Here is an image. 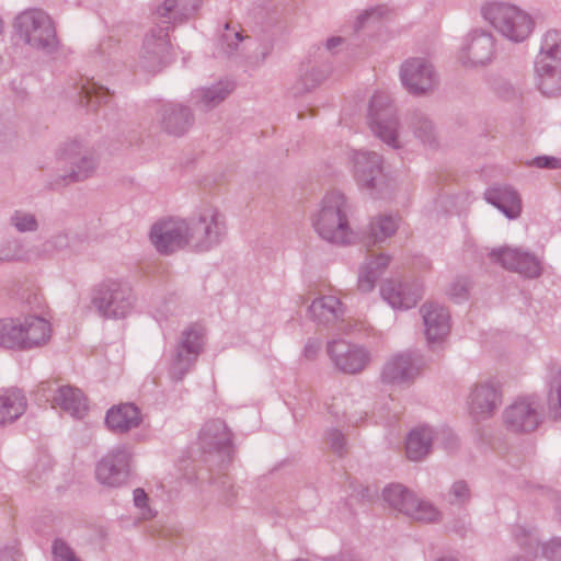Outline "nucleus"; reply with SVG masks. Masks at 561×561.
<instances>
[{
  "label": "nucleus",
  "mask_w": 561,
  "mask_h": 561,
  "mask_svg": "<svg viewBox=\"0 0 561 561\" xmlns=\"http://www.w3.org/2000/svg\"><path fill=\"white\" fill-rule=\"evenodd\" d=\"M351 204L339 191L324 195L320 208L313 217V227L323 240L336 245H350L356 242L357 233L350 225Z\"/></svg>",
  "instance_id": "1"
},
{
  "label": "nucleus",
  "mask_w": 561,
  "mask_h": 561,
  "mask_svg": "<svg viewBox=\"0 0 561 561\" xmlns=\"http://www.w3.org/2000/svg\"><path fill=\"white\" fill-rule=\"evenodd\" d=\"M482 19L511 43L525 42L535 28L533 15L506 1H488L480 7Z\"/></svg>",
  "instance_id": "2"
},
{
  "label": "nucleus",
  "mask_w": 561,
  "mask_h": 561,
  "mask_svg": "<svg viewBox=\"0 0 561 561\" xmlns=\"http://www.w3.org/2000/svg\"><path fill=\"white\" fill-rule=\"evenodd\" d=\"M198 447L207 470L228 469L234 451L233 434L224 420L210 419L199 431Z\"/></svg>",
  "instance_id": "3"
},
{
  "label": "nucleus",
  "mask_w": 561,
  "mask_h": 561,
  "mask_svg": "<svg viewBox=\"0 0 561 561\" xmlns=\"http://www.w3.org/2000/svg\"><path fill=\"white\" fill-rule=\"evenodd\" d=\"M56 156L68 171L62 175L66 183L83 182L96 173L100 156L96 149L83 139L73 138L64 141L57 149Z\"/></svg>",
  "instance_id": "4"
},
{
  "label": "nucleus",
  "mask_w": 561,
  "mask_h": 561,
  "mask_svg": "<svg viewBox=\"0 0 561 561\" xmlns=\"http://www.w3.org/2000/svg\"><path fill=\"white\" fill-rule=\"evenodd\" d=\"M136 297L126 282L106 279L93 291L92 305L104 319H124L134 309Z\"/></svg>",
  "instance_id": "5"
},
{
  "label": "nucleus",
  "mask_w": 561,
  "mask_h": 561,
  "mask_svg": "<svg viewBox=\"0 0 561 561\" xmlns=\"http://www.w3.org/2000/svg\"><path fill=\"white\" fill-rule=\"evenodd\" d=\"M19 35L33 48L51 53L57 47L56 30L50 16L43 10L32 9L15 19Z\"/></svg>",
  "instance_id": "6"
},
{
  "label": "nucleus",
  "mask_w": 561,
  "mask_h": 561,
  "mask_svg": "<svg viewBox=\"0 0 561 561\" xmlns=\"http://www.w3.org/2000/svg\"><path fill=\"white\" fill-rule=\"evenodd\" d=\"M383 501L394 511L424 523L439 520L440 512L431 502L419 499L404 485L393 483L382 491Z\"/></svg>",
  "instance_id": "7"
},
{
  "label": "nucleus",
  "mask_w": 561,
  "mask_h": 561,
  "mask_svg": "<svg viewBox=\"0 0 561 561\" xmlns=\"http://www.w3.org/2000/svg\"><path fill=\"white\" fill-rule=\"evenodd\" d=\"M497 39L485 28L477 27L467 33L458 51V61L465 68H484L496 57Z\"/></svg>",
  "instance_id": "8"
},
{
  "label": "nucleus",
  "mask_w": 561,
  "mask_h": 561,
  "mask_svg": "<svg viewBox=\"0 0 561 561\" xmlns=\"http://www.w3.org/2000/svg\"><path fill=\"white\" fill-rule=\"evenodd\" d=\"M368 123L374 134L392 148H399L398 119L387 92H376L368 107Z\"/></svg>",
  "instance_id": "9"
},
{
  "label": "nucleus",
  "mask_w": 561,
  "mask_h": 561,
  "mask_svg": "<svg viewBox=\"0 0 561 561\" xmlns=\"http://www.w3.org/2000/svg\"><path fill=\"white\" fill-rule=\"evenodd\" d=\"M150 241L160 254H171L186 245L193 247L194 234L188 222L169 218L156 222L150 230Z\"/></svg>",
  "instance_id": "10"
},
{
  "label": "nucleus",
  "mask_w": 561,
  "mask_h": 561,
  "mask_svg": "<svg viewBox=\"0 0 561 561\" xmlns=\"http://www.w3.org/2000/svg\"><path fill=\"white\" fill-rule=\"evenodd\" d=\"M354 176L360 188L383 197L388 191V180L382 171L381 157L373 151H354L352 154Z\"/></svg>",
  "instance_id": "11"
},
{
  "label": "nucleus",
  "mask_w": 561,
  "mask_h": 561,
  "mask_svg": "<svg viewBox=\"0 0 561 561\" xmlns=\"http://www.w3.org/2000/svg\"><path fill=\"white\" fill-rule=\"evenodd\" d=\"M194 234L193 248L197 251H208L218 245L227 234L225 215L214 206L204 207L197 224L192 228Z\"/></svg>",
  "instance_id": "12"
},
{
  "label": "nucleus",
  "mask_w": 561,
  "mask_h": 561,
  "mask_svg": "<svg viewBox=\"0 0 561 561\" xmlns=\"http://www.w3.org/2000/svg\"><path fill=\"white\" fill-rule=\"evenodd\" d=\"M423 357L419 351H404L390 356L381 370V380L388 385H409L420 374Z\"/></svg>",
  "instance_id": "13"
},
{
  "label": "nucleus",
  "mask_w": 561,
  "mask_h": 561,
  "mask_svg": "<svg viewBox=\"0 0 561 561\" xmlns=\"http://www.w3.org/2000/svg\"><path fill=\"white\" fill-rule=\"evenodd\" d=\"M402 84L413 95H424L436 89L438 76L425 58H411L401 66Z\"/></svg>",
  "instance_id": "14"
},
{
  "label": "nucleus",
  "mask_w": 561,
  "mask_h": 561,
  "mask_svg": "<svg viewBox=\"0 0 561 561\" xmlns=\"http://www.w3.org/2000/svg\"><path fill=\"white\" fill-rule=\"evenodd\" d=\"M327 351L335 368L344 374H359L370 362L368 350L345 340H334L328 343Z\"/></svg>",
  "instance_id": "15"
},
{
  "label": "nucleus",
  "mask_w": 561,
  "mask_h": 561,
  "mask_svg": "<svg viewBox=\"0 0 561 561\" xmlns=\"http://www.w3.org/2000/svg\"><path fill=\"white\" fill-rule=\"evenodd\" d=\"M505 427L514 433H530L540 424L539 402L533 397H522L503 412Z\"/></svg>",
  "instance_id": "16"
},
{
  "label": "nucleus",
  "mask_w": 561,
  "mask_h": 561,
  "mask_svg": "<svg viewBox=\"0 0 561 561\" xmlns=\"http://www.w3.org/2000/svg\"><path fill=\"white\" fill-rule=\"evenodd\" d=\"M308 313L312 321L322 325H334L341 332L354 331L346 318V311L341 300L333 295H323L314 298L308 307Z\"/></svg>",
  "instance_id": "17"
},
{
  "label": "nucleus",
  "mask_w": 561,
  "mask_h": 561,
  "mask_svg": "<svg viewBox=\"0 0 561 561\" xmlns=\"http://www.w3.org/2000/svg\"><path fill=\"white\" fill-rule=\"evenodd\" d=\"M168 31V26H157L145 36L138 60L140 68L157 72L167 64L170 48Z\"/></svg>",
  "instance_id": "18"
},
{
  "label": "nucleus",
  "mask_w": 561,
  "mask_h": 561,
  "mask_svg": "<svg viewBox=\"0 0 561 561\" xmlns=\"http://www.w3.org/2000/svg\"><path fill=\"white\" fill-rule=\"evenodd\" d=\"M130 451L126 446L111 450L96 466V479L107 486H119L129 473Z\"/></svg>",
  "instance_id": "19"
},
{
  "label": "nucleus",
  "mask_w": 561,
  "mask_h": 561,
  "mask_svg": "<svg viewBox=\"0 0 561 561\" xmlns=\"http://www.w3.org/2000/svg\"><path fill=\"white\" fill-rule=\"evenodd\" d=\"M380 294L393 309L407 310L419 302L423 288L419 280L387 279L380 287Z\"/></svg>",
  "instance_id": "20"
},
{
  "label": "nucleus",
  "mask_w": 561,
  "mask_h": 561,
  "mask_svg": "<svg viewBox=\"0 0 561 561\" xmlns=\"http://www.w3.org/2000/svg\"><path fill=\"white\" fill-rule=\"evenodd\" d=\"M490 259L501 264L504 268L517 272L527 277H537L540 275V263L533 254L515 248L493 249L490 252Z\"/></svg>",
  "instance_id": "21"
},
{
  "label": "nucleus",
  "mask_w": 561,
  "mask_h": 561,
  "mask_svg": "<svg viewBox=\"0 0 561 561\" xmlns=\"http://www.w3.org/2000/svg\"><path fill=\"white\" fill-rule=\"evenodd\" d=\"M424 334L430 345L442 343L450 332L449 311L437 302H425L421 308Z\"/></svg>",
  "instance_id": "22"
},
{
  "label": "nucleus",
  "mask_w": 561,
  "mask_h": 561,
  "mask_svg": "<svg viewBox=\"0 0 561 561\" xmlns=\"http://www.w3.org/2000/svg\"><path fill=\"white\" fill-rule=\"evenodd\" d=\"M467 404L476 420H484L494 414L501 404L499 389L490 382L477 383L470 391Z\"/></svg>",
  "instance_id": "23"
},
{
  "label": "nucleus",
  "mask_w": 561,
  "mask_h": 561,
  "mask_svg": "<svg viewBox=\"0 0 561 561\" xmlns=\"http://www.w3.org/2000/svg\"><path fill=\"white\" fill-rule=\"evenodd\" d=\"M161 130L168 135L183 136L193 126L194 115L190 107L181 104H165L158 112Z\"/></svg>",
  "instance_id": "24"
},
{
  "label": "nucleus",
  "mask_w": 561,
  "mask_h": 561,
  "mask_svg": "<svg viewBox=\"0 0 561 561\" xmlns=\"http://www.w3.org/2000/svg\"><path fill=\"white\" fill-rule=\"evenodd\" d=\"M140 410L133 403H122L111 408L105 417L106 425L114 433H126L140 425Z\"/></svg>",
  "instance_id": "25"
},
{
  "label": "nucleus",
  "mask_w": 561,
  "mask_h": 561,
  "mask_svg": "<svg viewBox=\"0 0 561 561\" xmlns=\"http://www.w3.org/2000/svg\"><path fill=\"white\" fill-rule=\"evenodd\" d=\"M53 408H60L73 417L81 419L88 410L87 398L73 386H60L51 398Z\"/></svg>",
  "instance_id": "26"
},
{
  "label": "nucleus",
  "mask_w": 561,
  "mask_h": 561,
  "mask_svg": "<svg viewBox=\"0 0 561 561\" xmlns=\"http://www.w3.org/2000/svg\"><path fill=\"white\" fill-rule=\"evenodd\" d=\"M485 199L495 206L507 218L515 219L522 213V201L518 193L511 186H495L486 190Z\"/></svg>",
  "instance_id": "27"
},
{
  "label": "nucleus",
  "mask_w": 561,
  "mask_h": 561,
  "mask_svg": "<svg viewBox=\"0 0 561 561\" xmlns=\"http://www.w3.org/2000/svg\"><path fill=\"white\" fill-rule=\"evenodd\" d=\"M201 5V0H163L156 9L162 23L176 24L192 18Z\"/></svg>",
  "instance_id": "28"
},
{
  "label": "nucleus",
  "mask_w": 561,
  "mask_h": 561,
  "mask_svg": "<svg viewBox=\"0 0 561 561\" xmlns=\"http://www.w3.org/2000/svg\"><path fill=\"white\" fill-rule=\"evenodd\" d=\"M536 83L539 91L549 98L561 94V68L545 59L535 64Z\"/></svg>",
  "instance_id": "29"
},
{
  "label": "nucleus",
  "mask_w": 561,
  "mask_h": 561,
  "mask_svg": "<svg viewBox=\"0 0 561 561\" xmlns=\"http://www.w3.org/2000/svg\"><path fill=\"white\" fill-rule=\"evenodd\" d=\"M390 260V256L385 253L367 256L359 268L357 282L358 290L362 293H370L388 267Z\"/></svg>",
  "instance_id": "30"
},
{
  "label": "nucleus",
  "mask_w": 561,
  "mask_h": 561,
  "mask_svg": "<svg viewBox=\"0 0 561 561\" xmlns=\"http://www.w3.org/2000/svg\"><path fill=\"white\" fill-rule=\"evenodd\" d=\"M27 400L23 392L12 388L0 392V427L16 421L26 410Z\"/></svg>",
  "instance_id": "31"
},
{
  "label": "nucleus",
  "mask_w": 561,
  "mask_h": 561,
  "mask_svg": "<svg viewBox=\"0 0 561 561\" xmlns=\"http://www.w3.org/2000/svg\"><path fill=\"white\" fill-rule=\"evenodd\" d=\"M24 350H31L45 345L51 334V328L47 320L37 316L22 318Z\"/></svg>",
  "instance_id": "32"
},
{
  "label": "nucleus",
  "mask_w": 561,
  "mask_h": 561,
  "mask_svg": "<svg viewBox=\"0 0 561 561\" xmlns=\"http://www.w3.org/2000/svg\"><path fill=\"white\" fill-rule=\"evenodd\" d=\"M328 66H318L310 61L304 62L299 69V78L291 88L295 96L310 92L320 85L329 76Z\"/></svg>",
  "instance_id": "33"
},
{
  "label": "nucleus",
  "mask_w": 561,
  "mask_h": 561,
  "mask_svg": "<svg viewBox=\"0 0 561 561\" xmlns=\"http://www.w3.org/2000/svg\"><path fill=\"white\" fill-rule=\"evenodd\" d=\"M399 227V218L388 214H380L371 218L366 229V244L376 245L391 238Z\"/></svg>",
  "instance_id": "34"
},
{
  "label": "nucleus",
  "mask_w": 561,
  "mask_h": 561,
  "mask_svg": "<svg viewBox=\"0 0 561 561\" xmlns=\"http://www.w3.org/2000/svg\"><path fill=\"white\" fill-rule=\"evenodd\" d=\"M233 89L234 84L231 81H219L210 87L196 90L194 98L201 108L209 111L225 101Z\"/></svg>",
  "instance_id": "35"
},
{
  "label": "nucleus",
  "mask_w": 561,
  "mask_h": 561,
  "mask_svg": "<svg viewBox=\"0 0 561 561\" xmlns=\"http://www.w3.org/2000/svg\"><path fill=\"white\" fill-rule=\"evenodd\" d=\"M434 442V431L430 427H420L412 431L407 439V456L413 461L422 460L431 451Z\"/></svg>",
  "instance_id": "36"
},
{
  "label": "nucleus",
  "mask_w": 561,
  "mask_h": 561,
  "mask_svg": "<svg viewBox=\"0 0 561 561\" xmlns=\"http://www.w3.org/2000/svg\"><path fill=\"white\" fill-rule=\"evenodd\" d=\"M22 318L0 320V347L7 350H24Z\"/></svg>",
  "instance_id": "37"
},
{
  "label": "nucleus",
  "mask_w": 561,
  "mask_h": 561,
  "mask_svg": "<svg viewBox=\"0 0 561 561\" xmlns=\"http://www.w3.org/2000/svg\"><path fill=\"white\" fill-rule=\"evenodd\" d=\"M110 95L107 88L88 79L80 88V104L90 111H96L101 104L107 102Z\"/></svg>",
  "instance_id": "38"
},
{
  "label": "nucleus",
  "mask_w": 561,
  "mask_h": 561,
  "mask_svg": "<svg viewBox=\"0 0 561 561\" xmlns=\"http://www.w3.org/2000/svg\"><path fill=\"white\" fill-rule=\"evenodd\" d=\"M180 350L198 357L204 348V331L202 327L192 324L184 329L175 345Z\"/></svg>",
  "instance_id": "39"
},
{
  "label": "nucleus",
  "mask_w": 561,
  "mask_h": 561,
  "mask_svg": "<svg viewBox=\"0 0 561 561\" xmlns=\"http://www.w3.org/2000/svg\"><path fill=\"white\" fill-rule=\"evenodd\" d=\"M196 356L186 353L175 346L173 355L169 363V376L173 381H181L194 368Z\"/></svg>",
  "instance_id": "40"
},
{
  "label": "nucleus",
  "mask_w": 561,
  "mask_h": 561,
  "mask_svg": "<svg viewBox=\"0 0 561 561\" xmlns=\"http://www.w3.org/2000/svg\"><path fill=\"white\" fill-rule=\"evenodd\" d=\"M227 469L213 468V470H208L209 477L208 481L210 484L215 485L220 492V500L225 505H232L237 497L238 491L234 485L231 483L230 478L226 473Z\"/></svg>",
  "instance_id": "41"
},
{
  "label": "nucleus",
  "mask_w": 561,
  "mask_h": 561,
  "mask_svg": "<svg viewBox=\"0 0 561 561\" xmlns=\"http://www.w3.org/2000/svg\"><path fill=\"white\" fill-rule=\"evenodd\" d=\"M8 222L19 233H36L41 227L37 215L23 208L14 209Z\"/></svg>",
  "instance_id": "42"
},
{
  "label": "nucleus",
  "mask_w": 561,
  "mask_h": 561,
  "mask_svg": "<svg viewBox=\"0 0 561 561\" xmlns=\"http://www.w3.org/2000/svg\"><path fill=\"white\" fill-rule=\"evenodd\" d=\"M27 260L28 251L22 239L15 237L0 244V265L12 262H25Z\"/></svg>",
  "instance_id": "43"
},
{
  "label": "nucleus",
  "mask_w": 561,
  "mask_h": 561,
  "mask_svg": "<svg viewBox=\"0 0 561 561\" xmlns=\"http://www.w3.org/2000/svg\"><path fill=\"white\" fill-rule=\"evenodd\" d=\"M537 59L547 61L561 59V31L553 28L543 34Z\"/></svg>",
  "instance_id": "44"
},
{
  "label": "nucleus",
  "mask_w": 561,
  "mask_h": 561,
  "mask_svg": "<svg viewBox=\"0 0 561 561\" xmlns=\"http://www.w3.org/2000/svg\"><path fill=\"white\" fill-rule=\"evenodd\" d=\"M411 127L415 137L423 144L434 145L436 140L435 127L432 121L421 112H415L411 117Z\"/></svg>",
  "instance_id": "45"
},
{
  "label": "nucleus",
  "mask_w": 561,
  "mask_h": 561,
  "mask_svg": "<svg viewBox=\"0 0 561 561\" xmlns=\"http://www.w3.org/2000/svg\"><path fill=\"white\" fill-rule=\"evenodd\" d=\"M548 411L556 421H561V370L553 374L547 394Z\"/></svg>",
  "instance_id": "46"
},
{
  "label": "nucleus",
  "mask_w": 561,
  "mask_h": 561,
  "mask_svg": "<svg viewBox=\"0 0 561 561\" xmlns=\"http://www.w3.org/2000/svg\"><path fill=\"white\" fill-rule=\"evenodd\" d=\"M226 32L221 36V49L228 57L238 55L241 49V44L248 38L244 37L241 31L231 28L230 23L225 25Z\"/></svg>",
  "instance_id": "47"
},
{
  "label": "nucleus",
  "mask_w": 561,
  "mask_h": 561,
  "mask_svg": "<svg viewBox=\"0 0 561 561\" xmlns=\"http://www.w3.org/2000/svg\"><path fill=\"white\" fill-rule=\"evenodd\" d=\"M471 495V489L467 481L457 480L450 485L445 499L451 505L465 506L470 502Z\"/></svg>",
  "instance_id": "48"
},
{
  "label": "nucleus",
  "mask_w": 561,
  "mask_h": 561,
  "mask_svg": "<svg viewBox=\"0 0 561 561\" xmlns=\"http://www.w3.org/2000/svg\"><path fill=\"white\" fill-rule=\"evenodd\" d=\"M347 403L354 405L353 400L348 397L336 398L334 402L329 405V412L335 417H346L348 422L357 423L362 416L357 415L358 413L353 407H347Z\"/></svg>",
  "instance_id": "49"
},
{
  "label": "nucleus",
  "mask_w": 561,
  "mask_h": 561,
  "mask_svg": "<svg viewBox=\"0 0 561 561\" xmlns=\"http://www.w3.org/2000/svg\"><path fill=\"white\" fill-rule=\"evenodd\" d=\"M387 13H388V9L382 5L364 10L363 12H360L357 15L354 27L356 31H359V30L364 28L369 21H378L382 16H385Z\"/></svg>",
  "instance_id": "50"
},
{
  "label": "nucleus",
  "mask_w": 561,
  "mask_h": 561,
  "mask_svg": "<svg viewBox=\"0 0 561 561\" xmlns=\"http://www.w3.org/2000/svg\"><path fill=\"white\" fill-rule=\"evenodd\" d=\"M55 561H80L69 545L62 539H56L51 547Z\"/></svg>",
  "instance_id": "51"
},
{
  "label": "nucleus",
  "mask_w": 561,
  "mask_h": 561,
  "mask_svg": "<svg viewBox=\"0 0 561 561\" xmlns=\"http://www.w3.org/2000/svg\"><path fill=\"white\" fill-rule=\"evenodd\" d=\"M71 236L68 231H59L53 234L45 245L56 252H64L71 248Z\"/></svg>",
  "instance_id": "52"
},
{
  "label": "nucleus",
  "mask_w": 561,
  "mask_h": 561,
  "mask_svg": "<svg viewBox=\"0 0 561 561\" xmlns=\"http://www.w3.org/2000/svg\"><path fill=\"white\" fill-rule=\"evenodd\" d=\"M327 444L331 450L340 456L346 451V440L344 435L339 430H330L327 433Z\"/></svg>",
  "instance_id": "53"
},
{
  "label": "nucleus",
  "mask_w": 561,
  "mask_h": 561,
  "mask_svg": "<svg viewBox=\"0 0 561 561\" xmlns=\"http://www.w3.org/2000/svg\"><path fill=\"white\" fill-rule=\"evenodd\" d=\"M134 503L141 510L140 515L142 519H150L154 516V512L148 506V495L142 489L134 491Z\"/></svg>",
  "instance_id": "54"
},
{
  "label": "nucleus",
  "mask_w": 561,
  "mask_h": 561,
  "mask_svg": "<svg viewBox=\"0 0 561 561\" xmlns=\"http://www.w3.org/2000/svg\"><path fill=\"white\" fill-rule=\"evenodd\" d=\"M434 442L449 453L458 446L456 435L449 431L434 432Z\"/></svg>",
  "instance_id": "55"
},
{
  "label": "nucleus",
  "mask_w": 561,
  "mask_h": 561,
  "mask_svg": "<svg viewBox=\"0 0 561 561\" xmlns=\"http://www.w3.org/2000/svg\"><path fill=\"white\" fill-rule=\"evenodd\" d=\"M542 556L549 561H561V539H552L541 546Z\"/></svg>",
  "instance_id": "56"
},
{
  "label": "nucleus",
  "mask_w": 561,
  "mask_h": 561,
  "mask_svg": "<svg viewBox=\"0 0 561 561\" xmlns=\"http://www.w3.org/2000/svg\"><path fill=\"white\" fill-rule=\"evenodd\" d=\"M533 164L541 169H561V159L556 157L542 156L533 160Z\"/></svg>",
  "instance_id": "57"
},
{
  "label": "nucleus",
  "mask_w": 561,
  "mask_h": 561,
  "mask_svg": "<svg viewBox=\"0 0 561 561\" xmlns=\"http://www.w3.org/2000/svg\"><path fill=\"white\" fill-rule=\"evenodd\" d=\"M468 290V282L466 279H459L451 285L449 295L456 298H463Z\"/></svg>",
  "instance_id": "58"
},
{
  "label": "nucleus",
  "mask_w": 561,
  "mask_h": 561,
  "mask_svg": "<svg viewBox=\"0 0 561 561\" xmlns=\"http://www.w3.org/2000/svg\"><path fill=\"white\" fill-rule=\"evenodd\" d=\"M19 550L14 546H4L0 548V561H16Z\"/></svg>",
  "instance_id": "59"
},
{
  "label": "nucleus",
  "mask_w": 561,
  "mask_h": 561,
  "mask_svg": "<svg viewBox=\"0 0 561 561\" xmlns=\"http://www.w3.org/2000/svg\"><path fill=\"white\" fill-rule=\"evenodd\" d=\"M320 347H321V343L319 341H310L305 346V355L308 358H313L316 356V354L319 352Z\"/></svg>",
  "instance_id": "60"
},
{
  "label": "nucleus",
  "mask_w": 561,
  "mask_h": 561,
  "mask_svg": "<svg viewBox=\"0 0 561 561\" xmlns=\"http://www.w3.org/2000/svg\"><path fill=\"white\" fill-rule=\"evenodd\" d=\"M342 43L341 37H332L327 41V48L329 50L334 49L336 46H339Z\"/></svg>",
  "instance_id": "61"
},
{
  "label": "nucleus",
  "mask_w": 561,
  "mask_h": 561,
  "mask_svg": "<svg viewBox=\"0 0 561 561\" xmlns=\"http://www.w3.org/2000/svg\"><path fill=\"white\" fill-rule=\"evenodd\" d=\"M329 561H360V560H356L352 557H340V558H333Z\"/></svg>",
  "instance_id": "62"
},
{
  "label": "nucleus",
  "mask_w": 561,
  "mask_h": 561,
  "mask_svg": "<svg viewBox=\"0 0 561 561\" xmlns=\"http://www.w3.org/2000/svg\"><path fill=\"white\" fill-rule=\"evenodd\" d=\"M50 390V383L49 382H42L39 387V391H42L44 394L46 391Z\"/></svg>",
  "instance_id": "63"
},
{
  "label": "nucleus",
  "mask_w": 561,
  "mask_h": 561,
  "mask_svg": "<svg viewBox=\"0 0 561 561\" xmlns=\"http://www.w3.org/2000/svg\"><path fill=\"white\" fill-rule=\"evenodd\" d=\"M39 479H41V477L36 476L34 472H30V474H28L30 482L36 483V481Z\"/></svg>",
  "instance_id": "64"
}]
</instances>
